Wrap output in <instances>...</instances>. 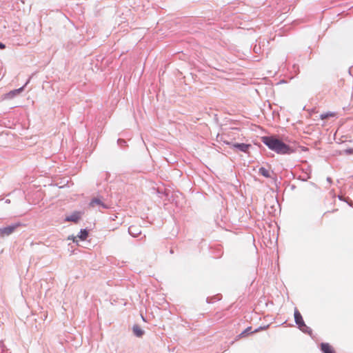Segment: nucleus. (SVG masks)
I'll list each match as a JSON object with an SVG mask.
<instances>
[{
	"instance_id": "obj_1",
	"label": "nucleus",
	"mask_w": 353,
	"mask_h": 353,
	"mask_svg": "<svg viewBox=\"0 0 353 353\" xmlns=\"http://www.w3.org/2000/svg\"><path fill=\"white\" fill-rule=\"evenodd\" d=\"M263 142L272 150L278 154H291L294 150L288 145L279 139L272 137H265L263 138Z\"/></svg>"
},
{
	"instance_id": "obj_2",
	"label": "nucleus",
	"mask_w": 353,
	"mask_h": 353,
	"mask_svg": "<svg viewBox=\"0 0 353 353\" xmlns=\"http://www.w3.org/2000/svg\"><path fill=\"white\" fill-rule=\"evenodd\" d=\"M19 225V223H17L14 225H9L7 227L0 228V235L1 236H8L10 234H12L15 230V229L18 228Z\"/></svg>"
},
{
	"instance_id": "obj_3",
	"label": "nucleus",
	"mask_w": 353,
	"mask_h": 353,
	"mask_svg": "<svg viewBox=\"0 0 353 353\" xmlns=\"http://www.w3.org/2000/svg\"><path fill=\"white\" fill-rule=\"evenodd\" d=\"M82 212H74L71 215L65 217V221H72L77 223L81 219Z\"/></svg>"
},
{
	"instance_id": "obj_4",
	"label": "nucleus",
	"mask_w": 353,
	"mask_h": 353,
	"mask_svg": "<svg viewBox=\"0 0 353 353\" xmlns=\"http://www.w3.org/2000/svg\"><path fill=\"white\" fill-rule=\"evenodd\" d=\"M294 319L296 323L299 325L300 328L305 326L302 316L297 309H295L294 310Z\"/></svg>"
},
{
	"instance_id": "obj_5",
	"label": "nucleus",
	"mask_w": 353,
	"mask_h": 353,
	"mask_svg": "<svg viewBox=\"0 0 353 353\" xmlns=\"http://www.w3.org/2000/svg\"><path fill=\"white\" fill-rule=\"evenodd\" d=\"M321 350L323 353H334L333 347L329 343H321Z\"/></svg>"
},
{
	"instance_id": "obj_6",
	"label": "nucleus",
	"mask_w": 353,
	"mask_h": 353,
	"mask_svg": "<svg viewBox=\"0 0 353 353\" xmlns=\"http://www.w3.org/2000/svg\"><path fill=\"white\" fill-rule=\"evenodd\" d=\"M234 148L239 149L242 152H246L250 147V144L245 143H235L232 145Z\"/></svg>"
},
{
	"instance_id": "obj_7",
	"label": "nucleus",
	"mask_w": 353,
	"mask_h": 353,
	"mask_svg": "<svg viewBox=\"0 0 353 353\" xmlns=\"http://www.w3.org/2000/svg\"><path fill=\"white\" fill-rule=\"evenodd\" d=\"M133 332L138 337H141L143 334V331L139 325L133 327Z\"/></svg>"
},
{
	"instance_id": "obj_8",
	"label": "nucleus",
	"mask_w": 353,
	"mask_h": 353,
	"mask_svg": "<svg viewBox=\"0 0 353 353\" xmlns=\"http://www.w3.org/2000/svg\"><path fill=\"white\" fill-rule=\"evenodd\" d=\"M88 236V232L86 230H81L77 237L81 241H85Z\"/></svg>"
},
{
	"instance_id": "obj_9",
	"label": "nucleus",
	"mask_w": 353,
	"mask_h": 353,
	"mask_svg": "<svg viewBox=\"0 0 353 353\" xmlns=\"http://www.w3.org/2000/svg\"><path fill=\"white\" fill-rule=\"evenodd\" d=\"M96 205H102L103 207H105V205L103 204V203L99 199H94L90 203V207L94 208Z\"/></svg>"
},
{
	"instance_id": "obj_10",
	"label": "nucleus",
	"mask_w": 353,
	"mask_h": 353,
	"mask_svg": "<svg viewBox=\"0 0 353 353\" xmlns=\"http://www.w3.org/2000/svg\"><path fill=\"white\" fill-rule=\"evenodd\" d=\"M259 173L263 175V176L266 177V178H269L270 177V171L267 169H265V168H261L259 169Z\"/></svg>"
},
{
	"instance_id": "obj_11",
	"label": "nucleus",
	"mask_w": 353,
	"mask_h": 353,
	"mask_svg": "<svg viewBox=\"0 0 353 353\" xmlns=\"http://www.w3.org/2000/svg\"><path fill=\"white\" fill-rule=\"evenodd\" d=\"M336 116V114L334 112H327L325 114H322L320 115L321 119L323 120L325 119H327L329 117H334Z\"/></svg>"
},
{
	"instance_id": "obj_12",
	"label": "nucleus",
	"mask_w": 353,
	"mask_h": 353,
	"mask_svg": "<svg viewBox=\"0 0 353 353\" xmlns=\"http://www.w3.org/2000/svg\"><path fill=\"white\" fill-rule=\"evenodd\" d=\"M252 327H247L243 332H242L239 335V338H243L245 337L248 333L251 330Z\"/></svg>"
},
{
	"instance_id": "obj_13",
	"label": "nucleus",
	"mask_w": 353,
	"mask_h": 353,
	"mask_svg": "<svg viewBox=\"0 0 353 353\" xmlns=\"http://www.w3.org/2000/svg\"><path fill=\"white\" fill-rule=\"evenodd\" d=\"M77 236H71V237L70 236L68 239H69L72 240V241H73V242H77Z\"/></svg>"
},
{
	"instance_id": "obj_14",
	"label": "nucleus",
	"mask_w": 353,
	"mask_h": 353,
	"mask_svg": "<svg viewBox=\"0 0 353 353\" xmlns=\"http://www.w3.org/2000/svg\"><path fill=\"white\" fill-rule=\"evenodd\" d=\"M6 48V46L0 42V49L3 50Z\"/></svg>"
},
{
	"instance_id": "obj_15",
	"label": "nucleus",
	"mask_w": 353,
	"mask_h": 353,
	"mask_svg": "<svg viewBox=\"0 0 353 353\" xmlns=\"http://www.w3.org/2000/svg\"><path fill=\"white\" fill-rule=\"evenodd\" d=\"M347 152L348 153H350V154H352V153H353V150H352V149H350V150H347Z\"/></svg>"
},
{
	"instance_id": "obj_16",
	"label": "nucleus",
	"mask_w": 353,
	"mask_h": 353,
	"mask_svg": "<svg viewBox=\"0 0 353 353\" xmlns=\"http://www.w3.org/2000/svg\"><path fill=\"white\" fill-rule=\"evenodd\" d=\"M131 230H132V228H129V232L131 233Z\"/></svg>"
}]
</instances>
